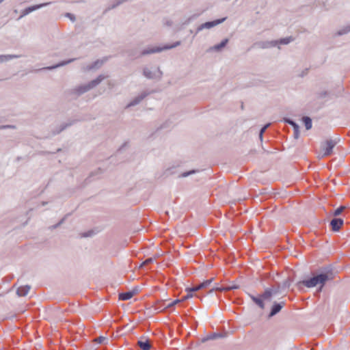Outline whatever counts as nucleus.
<instances>
[{
    "label": "nucleus",
    "instance_id": "1",
    "mask_svg": "<svg viewBox=\"0 0 350 350\" xmlns=\"http://www.w3.org/2000/svg\"><path fill=\"white\" fill-rule=\"evenodd\" d=\"M335 273L332 265L321 267L319 270L312 273V277L297 282L296 286L301 288L302 286L313 288L319 285L317 293L322 291L323 288L328 281L334 278Z\"/></svg>",
    "mask_w": 350,
    "mask_h": 350
},
{
    "label": "nucleus",
    "instance_id": "2",
    "mask_svg": "<svg viewBox=\"0 0 350 350\" xmlns=\"http://www.w3.org/2000/svg\"><path fill=\"white\" fill-rule=\"evenodd\" d=\"M108 76L104 75H99L95 79L92 80L87 84L81 85L75 88L73 90V93L77 94V96H81L84 93L88 92L91 89L95 88L98 85H99Z\"/></svg>",
    "mask_w": 350,
    "mask_h": 350
},
{
    "label": "nucleus",
    "instance_id": "3",
    "mask_svg": "<svg viewBox=\"0 0 350 350\" xmlns=\"http://www.w3.org/2000/svg\"><path fill=\"white\" fill-rule=\"evenodd\" d=\"M248 296L256 306L263 310L265 308V301H270L273 296V289L266 288L262 293L257 296L248 293Z\"/></svg>",
    "mask_w": 350,
    "mask_h": 350
},
{
    "label": "nucleus",
    "instance_id": "4",
    "mask_svg": "<svg viewBox=\"0 0 350 350\" xmlns=\"http://www.w3.org/2000/svg\"><path fill=\"white\" fill-rule=\"evenodd\" d=\"M226 19V17L216 19L211 21H207L204 23L201 24L197 28L196 34L198 33L199 31L203 30L204 29H211L217 25H219L224 22Z\"/></svg>",
    "mask_w": 350,
    "mask_h": 350
},
{
    "label": "nucleus",
    "instance_id": "5",
    "mask_svg": "<svg viewBox=\"0 0 350 350\" xmlns=\"http://www.w3.org/2000/svg\"><path fill=\"white\" fill-rule=\"evenodd\" d=\"M337 142L336 140L329 139L322 145V149L324 151L323 155L325 157L329 156L332 153V150L337 144Z\"/></svg>",
    "mask_w": 350,
    "mask_h": 350
},
{
    "label": "nucleus",
    "instance_id": "6",
    "mask_svg": "<svg viewBox=\"0 0 350 350\" xmlns=\"http://www.w3.org/2000/svg\"><path fill=\"white\" fill-rule=\"evenodd\" d=\"M143 75L145 77L149 79H157L160 80L163 76V72L160 70L159 68H157V72H152L148 68H144L143 69Z\"/></svg>",
    "mask_w": 350,
    "mask_h": 350
},
{
    "label": "nucleus",
    "instance_id": "7",
    "mask_svg": "<svg viewBox=\"0 0 350 350\" xmlns=\"http://www.w3.org/2000/svg\"><path fill=\"white\" fill-rule=\"evenodd\" d=\"M51 3V2H46V3H40V4L27 7V8H25V10H23L22 11V13H21V16H19L18 19L24 17L25 16L29 14V13H31L35 10H37L40 8L46 7V6L50 5Z\"/></svg>",
    "mask_w": 350,
    "mask_h": 350
},
{
    "label": "nucleus",
    "instance_id": "8",
    "mask_svg": "<svg viewBox=\"0 0 350 350\" xmlns=\"http://www.w3.org/2000/svg\"><path fill=\"white\" fill-rule=\"evenodd\" d=\"M285 304H286L284 301H274L268 314V319H271V317L278 314L281 311L282 308L285 306Z\"/></svg>",
    "mask_w": 350,
    "mask_h": 350
},
{
    "label": "nucleus",
    "instance_id": "9",
    "mask_svg": "<svg viewBox=\"0 0 350 350\" xmlns=\"http://www.w3.org/2000/svg\"><path fill=\"white\" fill-rule=\"evenodd\" d=\"M81 121V120H69L68 122H65L62 124L59 127L56 128L55 129H53L51 131L52 135H56L59 134L61 132L66 129L68 127L75 124L76 122Z\"/></svg>",
    "mask_w": 350,
    "mask_h": 350
},
{
    "label": "nucleus",
    "instance_id": "10",
    "mask_svg": "<svg viewBox=\"0 0 350 350\" xmlns=\"http://www.w3.org/2000/svg\"><path fill=\"white\" fill-rule=\"evenodd\" d=\"M108 59L107 57H105L103 59H97L92 64L87 66L86 67L83 68V71H89L91 70H96L100 68L104 63Z\"/></svg>",
    "mask_w": 350,
    "mask_h": 350
},
{
    "label": "nucleus",
    "instance_id": "11",
    "mask_svg": "<svg viewBox=\"0 0 350 350\" xmlns=\"http://www.w3.org/2000/svg\"><path fill=\"white\" fill-rule=\"evenodd\" d=\"M151 92L148 91H144L137 96L134 98L126 106V107H130L133 106H135L140 103L148 95H149Z\"/></svg>",
    "mask_w": 350,
    "mask_h": 350
},
{
    "label": "nucleus",
    "instance_id": "12",
    "mask_svg": "<svg viewBox=\"0 0 350 350\" xmlns=\"http://www.w3.org/2000/svg\"><path fill=\"white\" fill-rule=\"evenodd\" d=\"M163 51H164L163 46H148L140 52V55L145 56L153 53H160Z\"/></svg>",
    "mask_w": 350,
    "mask_h": 350
},
{
    "label": "nucleus",
    "instance_id": "13",
    "mask_svg": "<svg viewBox=\"0 0 350 350\" xmlns=\"http://www.w3.org/2000/svg\"><path fill=\"white\" fill-rule=\"evenodd\" d=\"M284 122L290 124L293 127L294 130V137L295 139H298L299 137V126L298 124H297L293 120L289 118H284Z\"/></svg>",
    "mask_w": 350,
    "mask_h": 350
},
{
    "label": "nucleus",
    "instance_id": "14",
    "mask_svg": "<svg viewBox=\"0 0 350 350\" xmlns=\"http://www.w3.org/2000/svg\"><path fill=\"white\" fill-rule=\"evenodd\" d=\"M343 224L344 221L342 218L335 217L332 219L330 221V226L332 230L334 232L339 231L340 228L342 226Z\"/></svg>",
    "mask_w": 350,
    "mask_h": 350
},
{
    "label": "nucleus",
    "instance_id": "15",
    "mask_svg": "<svg viewBox=\"0 0 350 350\" xmlns=\"http://www.w3.org/2000/svg\"><path fill=\"white\" fill-rule=\"evenodd\" d=\"M213 280V278H211L210 280H205L202 282H200L198 284H195L193 286L191 287V291H195L197 292L200 290L208 288L211 284L212 283Z\"/></svg>",
    "mask_w": 350,
    "mask_h": 350
},
{
    "label": "nucleus",
    "instance_id": "16",
    "mask_svg": "<svg viewBox=\"0 0 350 350\" xmlns=\"http://www.w3.org/2000/svg\"><path fill=\"white\" fill-rule=\"evenodd\" d=\"M229 42L228 38H225L221 41L220 43L217 44L213 46H211L208 50L207 52H211V51H216V52H220L223 50L224 47L228 44Z\"/></svg>",
    "mask_w": 350,
    "mask_h": 350
},
{
    "label": "nucleus",
    "instance_id": "17",
    "mask_svg": "<svg viewBox=\"0 0 350 350\" xmlns=\"http://www.w3.org/2000/svg\"><path fill=\"white\" fill-rule=\"evenodd\" d=\"M76 59H77V58L68 59L67 60L62 61L57 64L45 67L43 69L48 70H52L53 69H55V68H59L61 66H66L70 63H72V62H75Z\"/></svg>",
    "mask_w": 350,
    "mask_h": 350
},
{
    "label": "nucleus",
    "instance_id": "18",
    "mask_svg": "<svg viewBox=\"0 0 350 350\" xmlns=\"http://www.w3.org/2000/svg\"><path fill=\"white\" fill-rule=\"evenodd\" d=\"M238 288H239V285L232 284V285H228V286H222V287L213 288L210 290L209 293H213V291H219V292L229 291L236 290Z\"/></svg>",
    "mask_w": 350,
    "mask_h": 350
},
{
    "label": "nucleus",
    "instance_id": "19",
    "mask_svg": "<svg viewBox=\"0 0 350 350\" xmlns=\"http://www.w3.org/2000/svg\"><path fill=\"white\" fill-rule=\"evenodd\" d=\"M137 288H135L132 291L123 292L119 294V299L120 300H129L131 299L137 293Z\"/></svg>",
    "mask_w": 350,
    "mask_h": 350
},
{
    "label": "nucleus",
    "instance_id": "20",
    "mask_svg": "<svg viewBox=\"0 0 350 350\" xmlns=\"http://www.w3.org/2000/svg\"><path fill=\"white\" fill-rule=\"evenodd\" d=\"M277 42H276L275 40L260 41V42H257L254 43V46H258V47H260L261 49H267V48L275 46L277 45Z\"/></svg>",
    "mask_w": 350,
    "mask_h": 350
},
{
    "label": "nucleus",
    "instance_id": "21",
    "mask_svg": "<svg viewBox=\"0 0 350 350\" xmlns=\"http://www.w3.org/2000/svg\"><path fill=\"white\" fill-rule=\"evenodd\" d=\"M224 336L220 333H212L211 334L207 335L206 336L202 338L201 339V342L204 343L208 340H216L220 338H223Z\"/></svg>",
    "mask_w": 350,
    "mask_h": 350
},
{
    "label": "nucleus",
    "instance_id": "22",
    "mask_svg": "<svg viewBox=\"0 0 350 350\" xmlns=\"http://www.w3.org/2000/svg\"><path fill=\"white\" fill-rule=\"evenodd\" d=\"M137 345L142 350H150L151 348V345L150 340L148 338H146L145 340H139L137 341Z\"/></svg>",
    "mask_w": 350,
    "mask_h": 350
},
{
    "label": "nucleus",
    "instance_id": "23",
    "mask_svg": "<svg viewBox=\"0 0 350 350\" xmlns=\"http://www.w3.org/2000/svg\"><path fill=\"white\" fill-rule=\"evenodd\" d=\"M30 288L31 286L29 285L21 286L18 287V289L16 290V294L19 297H24L27 295Z\"/></svg>",
    "mask_w": 350,
    "mask_h": 350
},
{
    "label": "nucleus",
    "instance_id": "24",
    "mask_svg": "<svg viewBox=\"0 0 350 350\" xmlns=\"http://www.w3.org/2000/svg\"><path fill=\"white\" fill-rule=\"evenodd\" d=\"M180 301H182V300L176 299L174 301H172L171 303H170L167 306H166L165 307H164L163 305L161 304V305L158 306L156 308V310H159V311H162V310H164L165 309H172L176 304H178V303H179Z\"/></svg>",
    "mask_w": 350,
    "mask_h": 350
},
{
    "label": "nucleus",
    "instance_id": "25",
    "mask_svg": "<svg viewBox=\"0 0 350 350\" xmlns=\"http://www.w3.org/2000/svg\"><path fill=\"white\" fill-rule=\"evenodd\" d=\"M21 57V55H0V64Z\"/></svg>",
    "mask_w": 350,
    "mask_h": 350
},
{
    "label": "nucleus",
    "instance_id": "26",
    "mask_svg": "<svg viewBox=\"0 0 350 350\" xmlns=\"http://www.w3.org/2000/svg\"><path fill=\"white\" fill-rule=\"evenodd\" d=\"M302 122L304 124L306 130H310L312 128V119L309 116H304L302 118Z\"/></svg>",
    "mask_w": 350,
    "mask_h": 350
},
{
    "label": "nucleus",
    "instance_id": "27",
    "mask_svg": "<svg viewBox=\"0 0 350 350\" xmlns=\"http://www.w3.org/2000/svg\"><path fill=\"white\" fill-rule=\"evenodd\" d=\"M126 54L129 56L133 57V59H137L139 57H142V55H140V53L138 54L137 49H127L126 51Z\"/></svg>",
    "mask_w": 350,
    "mask_h": 350
},
{
    "label": "nucleus",
    "instance_id": "28",
    "mask_svg": "<svg viewBox=\"0 0 350 350\" xmlns=\"http://www.w3.org/2000/svg\"><path fill=\"white\" fill-rule=\"evenodd\" d=\"M295 40V38L293 36H288L286 38H281L278 40H275L277 42V45L278 44H288L291 42H293Z\"/></svg>",
    "mask_w": 350,
    "mask_h": 350
},
{
    "label": "nucleus",
    "instance_id": "29",
    "mask_svg": "<svg viewBox=\"0 0 350 350\" xmlns=\"http://www.w3.org/2000/svg\"><path fill=\"white\" fill-rule=\"evenodd\" d=\"M103 173V170L101 169V168H98L97 170H96L94 172H92L90 174V176L85 179V182L87 183L91 182V178L94 176H97V175H99V174H101Z\"/></svg>",
    "mask_w": 350,
    "mask_h": 350
},
{
    "label": "nucleus",
    "instance_id": "30",
    "mask_svg": "<svg viewBox=\"0 0 350 350\" xmlns=\"http://www.w3.org/2000/svg\"><path fill=\"white\" fill-rule=\"evenodd\" d=\"M294 281V278L292 276H288V278L282 283L281 288L282 289L288 288L291 283Z\"/></svg>",
    "mask_w": 350,
    "mask_h": 350
},
{
    "label": "nucleus",
    "instance_id": "31",
    "mask_svg": "<svg viewBox=\"0 0 350 350\" xmlns=\"http://www.w3.org/2000/svg\"><path fill=\"white\" fill-rule=\"evenodd\" d=\"M350 32V25L345 26L336 33V36H340Z\"/></svg>",
    "mask_w": 350,
    "mask_h": 350
},
{
    "label": "nucleus",
    "instance_id": "32",
    "mask_svg": "<svg viewBox=\"0 0 350 350\" xmlns=\"http://www.w3.org/2000/svg\"><path fill=\"white\" fill-rule=\"evenodd\" d=\"M176 173V167L175 166H172L170 167H168L167 168L164 172H163V176L164 177H167L172 174H174Z\"/></svg>",
    "mask_w": 350,
    "mask_h": 350
},
{
    "label": "nucleus",
    "instance_id": "33",
    "mask_svg": "<svg viewBox=\"0 0 350 350\" xmlns=\"http://www.w3.org/2000/svg\"><path fill=\"white\" fill-rule=\"evenodd\" d=\"M180 43H181L180 41H176L174 43H173L172 44H165L163 47L164 51L168 50V49H174V48L179 46L180 44Z\"/></svg>",
    "mask_w": 350,
    "mask_h": 350
},
{
    "label": "nucleus",
    "instance_id": "34",
    "mask_svg": "<svg viewBox=\"0 0 350 350\" xmlns=\"http://www.w3.org/2000/svg\"><path fill=\"white\" fill-rule=\"evenodd\" d=\"M198 171L196 170H189V171H187V172H185L182 174H180L178 177L179 178H185V177H187L190 175H192V174H194L197 172Z\"/></svg>",
    "mask_w": 350,
    "mask_h": 350
},
{
    "label": "nucleus",
    "instance_id": "35",
    "mask_svg": "<svg viewBox=\"0 0 350 350\" xmlns=\"http://www.w3.org/2000/svg\"><path fill=\"white\" fill-rule=\"evenodd\" d=\"M186 291L187 292V294L183 297L182 301L191 298L193 296V293H196L195 291H191V287L187 288Z\"/></svg>",
    "mask_w": 350,
    "mask_h": 350
},
{
    "label": "nucleus",
    "instance_id": "36",
    "mask_svg": "<svg viewBox=\"0 0 350 350\" xmlns=\"http://www.w3.org/2000/svg\"><path fill=\"white\" fill-rule=\"evenodd\" d=\"M108 338L105 336H99L94 339V342L97 344H103L105 341H107Z\"/></svg>",
    "mask_w": 350,
    "mask_h": 350
},
{
    "label": "nucleus",
    "instance_id": "37",
    "mask_svg": "<svg viewBox=\"0 0 350 350\" xmlns=\"http://www.w3.org/2000/svg\"><path fill=\"white\" fill-rule=\"evenodd\" d=\"M345 208V206H340L336 208L333 213L334 216L336 217L342 213L343 210Z\"/></svg>",
    "mask_w": 350,
    "mask_h": 350
},
{
    "label": "nucleus",
    "instance_id": "38",
    "mask_svg": "<svg viewBox=\"0 0 350 350\" xmlns=\"http://www.w3.org/2000/svg\"><path fill=\"white\" fill-rule=\"evenodd\" d=\"M94 234L93 230H88V232H85L81 234V237L86 238L90 237Z\"/></svg>",
    "mask_w": 350,
    "mask_h": 350
},
{
    "label": "nucleus",
    "instance_id": "39",
    "mask_svg": "<svg viewBox=\"0 0 350 350\" xmlns=\"http://www.w3.org/2000/svg\"><path fill=\"white\" fill-rule=\"evenodd\" d=\"M153 262V259L152 258H148L146 259L140 265V267H142L145 265H148Z\"/></svg>",
    "mask_w": 350,
    "mask_h": 350
},
{
    "label": "nucleus",
    "instance_id": "40",
    "mask_svg": "<svg viewBox=\"0 0 350 350\" xmlns=\"http://www.w3.org/2000/svg\"><path fill=\"white\" fill-rule=\"evenodd\" d=\"M198 16V15L196 14H193L192 16H191L190 17H189L184 23H183V25H188L192 20H193L194 18H196V17Z\"/></svg>",
    "mask_w": 350,
    "mask_h": 350
},
{
    "label": "nucleus",
    "instance_id": "41",
    "mask_svg": "<svg viewBox=\"0 0 350 350\" xmlns=\"http://www.w3.org/2000/svg\"><path fill=\"white\" fill-rule=\"evenodd\" d=\"M62 151V148H58L57 149L56 152H49V151H41L40 154L41 155H46V154H55L56 152H61Z\"/></svg>",
    "mask_w": 350,
    "mask_h": 350
},
{
    "label": "nucleus",
    "instance_id": "42",
    "mask_svg": "<svg viewBox=\"0 0 350 350\" xmlns=\"http://www.w3.org/2000/svg\"><path fill=\"white\" fill-rule=\"evenodd\" d=\"M269 126L270 123H267L264 125L260 130V135H262Z\"/></svg>",
    "mask_w": 350,
    "mask_h": 350
},
{
    "label": "nucleus",
    "instance_id": "43",
    "mask_svg": "<svg viewBox=\"0 0 350 350\" xmlns=\"http://www.w3.org/2000/svg\"><path fill=\"white\" fill-rule=\"evenodd\" d=\"M328 94H329V92L327 91H323L318 94V98H323L326 97Z\"/></svg>",
    "mask_w": 350,
    "mask_h": 350
},
{
    "label": "nucleus",
    "instance_id": "44",
    "mask_svg": "<svg viewBox=\"0 0 350 350\" xmlns=\"http://www.w3.org/2000/svg\"><path fill=\"white\" fill-rule=\"evenodd\" d=\"M66 17L69 18L72 22L76 20L75 16L71 13H66L65 15Z\"/></svg>",
    "mask_w": 350,
    "mask_h": 350
},
{
    "label": "nucleus",
    "instance_id": "45",
    "mask_svg": "<svg viewBox=\"0 0 350 350\" xmlns=\"http://www.w3.org/2000/svg\"><path fill=\"white\" fill-rule=\"evenodd\" d=\"M280 288V284H278V286L276 288H271L273 289V295H276L279 292Z\"/></svg>",
    "mask_w": 350,
    "mask_h": 350
},
{
    "label": "nucleus",
    "instance_id": "46",
    "mask_svg": "<svg viewBox=\"0 0 350 350\" xmlns=\"http://www.w3.org/2000/svg\"><path fill=\"white\" fill-rule=\"evenodd\" d=\"M71 214L70 213H68V214H66L62 219H60V221L58 222L59 224H60V226L64 224V222L65 221L66 217L69 215H70Z\"/></svg>",
    "mask_w": 350,
    "mask_h": 350
},
{
    "label": "nucleus",
    "instance_id": "47",
    "mask_svg": "<svg viewBox=\"0 0 350 350\" xmlns=\"http://www.w3.org/2000/svg\"><path fill=\"white\" fill-rule=\"evenodd\" d=\"M59 226H60V224L57 223L56 224L53 225V226H51V227H49V228H50L51 230H54V229L57 228H58V227H59Z\"/></svg>",
    "mask_w": 350,
    "mask_h": 350
},
{
    "label": "nucleus",
    "instance_id": "48",
    "mask_svg": "<svg viewBox=\"0 0 350 350\" xmlns=\"http://www.w3.org/2000/svg\"><path fill=\"white\" fill-rule=\"evenodd\" d=\"M172 23H173V22L171 20H167L165 23V25L170 27L172 25Z\"/></svg>",
    "mask_w": 350,
    "mask_h": 350
},
{
    "label": "nucleus",
    "instance_id": "49",
    "mask_svg": "<svg viewBox=\"0 0 350 350\" xmlns=\"http://www.w3.org/2000/svg\"><path fill=\"white\" fill-rule=\"evenodd\" d=\"M14 126L12 125H3L0 127L1 129H6V128H14Z\"/></svg>",
    "mask_w": 350,
    "mask_h": 350
},
{
    "label": "nucleus",
    "instance_id": "50",
    "mask_svg": "<svg viewBox=\"0 0 350 350\" xmlns=\"http://www.w3.org/2000/svg\"><path fill=\"white\" fill-rule=\"evenodd\" d=\"M48 204V202H44V201H43V202H42V206H45V205H46V204Z\"/></svg>",
    "mask_w": 350,
    "mask_h": 350
},
{
    "label": "nucleus",
    "instance_id": "51",
    "mask_svg": "<svg viewBox=\"0 0 350 350\" xmlns=\"http://www.w3.org/2000/svg\"><path fill=\"white\" fill-rule=\"evenodd\" d=\"M126 144H124L120 148H119V151L125 146Z\"/></svg>",
    "mask_w": 350,
    "mask_h": 350
},
{
    "label": "nucleus",
    "instance_id": "52",
    "mask_svg": "<svg viewBox=\"0 0 350 350\" xmlns=\"http://www.w3.org/2000/svg\"><path fill=\"white\" fill-rule=\"evenodd\" d=\"M262 137H263V135H259V138H260V139L261 141L262 140Z\"/></svg>",
    "mask_w": 350,
    "mask_h": 350
},
{
    "label": "nucleus",
    "instance_id": "53",
    "mask_svg": "<svg viewBox=\"0 0 350 350\" xmlns=\"http://www.w3.org/2000/svg\"><path fill=\"white\" fill-rule=\"evenodd\" d=\"M195 296H196V297H200V295H199L198 294H196V295H195Z\"/></svg>",
    "mask_w": 350,
    "mask_h": 350
},
{
    "label": "nucleus",
    "instance_id": "54",
    "mask_svg": "<svg viewBox=\"0 0 350 350\" xmlns=\"http://www.w3.org/2000/svg\"><path fill=\"white\" fill-rule=\"evenodd\" d=\"M17 160H18H18H21V157H17Z\"/></svg>",
    "mask_w": 350,
    "mask_h": 350
},
{
    "label": "nucleus",
    "instance_id": "55",
    "mask_svg": "<svg viewBox=\"0 0 350 350\" xmlns=\"http://www.w3.org/2000/svg\"><path fill=\"white\" fill-rule=\"evenodd\" d=\"M27 221L25 222V223L23 224V226L26 225V224H27Z\"/></svg>",
    "mask_w": 350,
    "mask_h": 350
},
{
    "label": "nucleus",
    "instance_id": "56",
    "mask_svg": "<svg viewBox=\"0 0 350 350\" xmlns=\"http://www.w3.org/2000/svg\"><path fill=\"white\" fill-rule=\"evenodd\" d=\"M4 0H0V3H1Z\"/></svg>",
    "mask_w": 350,
    "mask_h": 350
},
{
    "label": "nucleus",
    "instance_id": "57",
    "mask_svg": "<svg viewBox=\"0 0 350 350\" xmlns=\"http://www.w3.org/2000/svg\"><path fill=\"white\" fill-rule=\"evenodd\" d=\"M4 0H0V3H1Z\"/></svg>",
    "mask_w": 350,
    "mask_h": 350
},
{
    "label": "nucleus",
    "instance_id": "58",
    "mask_svg": "<svg viewBox=\"0 0 350 350\" xmlns=\"http://www.w3.org/2000/svg\"><path fill=\"white\" fill-rule=\"evenodd\" d=\"M4 0H0V3H1Z\"/></svg>",
    "mask_w": 350,
    "mask_h": 350
}]
</instances>
